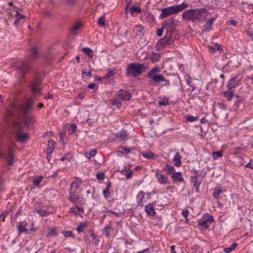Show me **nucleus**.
Here are the masks:
<instances>
[{
    "label": "nucleus",
    "instance_id": "nucleus-1",
    "mask_svg": "<svg viewBox=\"0 0 253 253\" xmlns=\"http://www.w3.org/2000/svg\"><path fill=\"white\" fill-rule=\"evenodd\" d=\"M32 104L33 100L32 99H28L26 102L20 107L21 111L25 114L17 119L14 118L13 113L15 111L17 110L18 108L14 104H12L6 114L4 115L5 122L6 123H19L22 125L23 127L29 126L35 121V118L33 116L26 114L27 112L31 110Z\"/></svg>",
    "mask_w": 253,
    "mask_h": 253
},
{
    "label": "nucleus",
    "instance_id": "nucleus-2",
    "mask_svg": "<svg viewBox=\"0 0 253 253\" xmlns=\"http://www.w3.org/2000/svg\"><path fill=\"white\" fill-rule=\"evenodd\" d=\"M210 12L205 8H194L184 11L182 14V18L187 21L198 23L204 22Z\"/></svg>",
    "mask_w": 253,
    "mask_h": 253
},
{
    "label": "nucleus",
    "instance_id": "nucleus-3",
    "mask_svg": "<svg viewBox=\"0 0 253 253\" xmlns=\"http://www.w3.org/2000/svg\"><path fill=\"white\" fill-rule=\"evenodd\" d=\"M187 7H188V4L183 2L179 5H173L162 8L160 17L161 18L169 17L172 14H176L181 11Z\"/></svg>",
    "mask_w": 253,
    "mask_h": 253
},
{
    "label": "nucleus",
    "instance_id": "nucleus-4",
    "mask_svg": "<svg viewBox=\"0 0 253 253\" xmlns=\"http://www.w3.org/2000/svg\"><path fill=\"white\" fill-rule=\"evenodd\" d=\"M9 123L12 125L16 140L21 143L26 142L28 140V135L23 131L24 127L22 125L18 123Z\"/></svg>",
    "mask_w": 253,
    "mask_h": 253
},
{
    "label": "nucleus",
    "instance_id": "nucleus-5",
    "mask_svg": "<svg viewBox=\"0 0 253 253\" xmlns=\"http://www.w3.org/2000/svg\"><path fill=\"white\" fill-rule=\"evenodd\" d=\"M145 71L144 64H140L137 63H130L128 65L126 69L127 75H132L133 77H137Z\"/></svg>",
    "mask_w": 253,
    "mask_h": 253
},
{
    "label": "nucleus",
    "instance_id": "nucleus-6",
    "mask_svg": "<svg viewBox=\"0 0 253 253\" xmlns=\"http://www.w3.org/2000/svg\"><path fill=\"white\" fill-rule=\"evenodd\" d=\"M172 31H168L166 32L165 37L161 39L157 42L156 47L157 48L161 49L165 47L169 46L173 44L175 38L173 39L172 37Z\"/></svg>",
    "mask_w": 253,
    "mask_h": 253
},
{
    "label": "nucleus",
    "instance_id": "nucleus-7",
    "mask_svg": "<svg viewBox=\"0 0 253 253\" xmlns=\"http://www.w3.org/2000/svg\"><path fill=\"white\" fill-rule=\"evenodd\" d=\"M213 221V216L210 215H205L202 220L199 222V225L204 227L206 229L209 227V223H211Z\"/></svg>",
    "mask_w": 253,
    "mask_h": 253
},
{
    "label": "nucleus",
    "instance_id": "nucleus-8",
    "mask_svg": "<svg viewBox=\"0 0 253 253\" xmlns=\"http://www.w3.org/2000/svg\"><path fill=\"white\" fill-rule=\"evenodd\" d=\"M117 72L115 69L108 70V72L104 77H103L102 78H99L100 82L103 84H109L110 81L108 80V79L112 77Z\"/></svg>",
    "mask_w": 253,
    "mask_h": 253
},
{
    "label": "nucleus",
    "instance_id": "nucleus-9",
    "mask_svg": "<svg viewBox=\"0 0 253 253\" xmlns=\"http://www.w3.org/2000/svg\"><path fill=\"white\" fill-rule=\"evenodd\" d=\"M78 0H64V10L71 11L77 5Z\"/></svg>",
    "mask_w": 253,
    "mask_h": 253
},
{
    "label": "nucleus",
    "instance_id": "nucleus-10",
    "mask_svg": "<svg viewBox=\"0 0 253 253\" xmlns=\"http://www.w3.org/2000/svg\"><path fill=\"white\" fill-rule=\"evenodd\" d=\"M40 53L36 47H32L30 49L29 52L27 55V60L28 61H31L39 56Z\"/></svg>",
    "mask_w": 253,
    "mask_h": 253
},
{
    "label": "nucleus",
    "instance_id": "nucleus-11",
    "mask_svg": "<svg viewBox=\"0 0 253 253\" xmlns=\"http://www.w3.org/2000/svg\"><path fill=\"white\" fill-rule=\"evenodd\" d=\"M5 159L8 164L11 166L15 162L14 157L13 155V150L11 147L8 148L7 156L5 157Z\"/></svg>",
    "mask_w": 253,
    "mask_h": 253
},
{
    "label": "nucleus",
    "instance_id": "nucleus-12",
    "mask_svg": "<svg viewBox=\"0 0 253 253\" xmlns=\"http://www.w3.org/2000/svg\"><path fill=\"white\" fill-rule=\"evenodd\" d=\"M16 69L20 71L24 74L29 70V66L28 62L22 61L17 65Z\"/></svg>",
    "mask_w": 253,
    "mask_h": 253
},
{
    "label": "nucleus",
    "instance_id": "nucleus-13",
    "mask_svg": "<svg viewBox=\"0 0 253 253\" xmlns=\"http://www.w3.org/2000/svg\"><path fill=\"white\" fill-rule=\"evenodd\" d=\"M128 11L130 12L131 15L133 16L134 13H140L141 12V9L139 6L131 5L129 6V4H128L126 8V12L127 13Z\"/></svg>",
    "mask_w": 253,
    "mask_h": 253
},
{
    "label": "nucleus",
    "instance_id": "nucleus-14",
    "mask_svg": "<svg viewBox=\"0 0 253 253\" xmlns=\"http://www.w3.org/2000/svg\"><path fill=\"white\" fill-rule=\"evenodd\" d=\"M118 95L123 100L128 101L130 99L131 95L130 93L127 92L124 89H120L119 90Z\"/></svg>",
    "mask_w": 253,
    "mask_h": 253
},
{
    "label": "nucleus",
    "instance_id": "nucleus-15",
    "mask_svg": "<svg viewBox=\"0 0 253 253\" xmlns=\"http://www.w3.org/2000/svg\"><path fill=\"white\" fill-rule=\"evenodd\" d=\"M144 194L145 193L142 191L139 192L138 193L136 197L138 206L143 207L144 203L146 202Z\"/></svg>",
    "mask_w": 253,
    "mask_h": 253
},
{
    "label": "nucleus",
    "instance_id": "nucleus-16",
    "mask_svg": "<svg viewBox=\"0 0 253 253\" xmlns=\"http://www.w3.org/2000/svg\"><path fill=\"white\" fill-rule=\"evenodd\" d=\"M75 190H70L69 196L68 199L74 204H76L78 201L80 199V196L78 194H76Z\"/></svg>",
    "mask_w": 253,
    "mask_h": 253
},
{
    "label": "nucleus",
    "instance_id": "nucleus-17",
    "mask_svg": "<svg viewBox=\"0 0 253 253\" xmlns=\"http://www.w3.org/2000/svg\"><path fill=\"white\" fill-rule=\"evenodd\" d=\"M172 180L174 182H182L184 181V179L182 175L181 172H174L172 174L171 177Z\"/></svg>",
    "mask_w": 253,
    "mask_h": 253
},
{
    "label": "nucleus",
    "instance_id": "nucleus-18",
    "mask_svg": "<svg viewBox=\"0 0 253 253\" xmlns=\"http://www.w3.org/2000/svg\"><path fill=\"white\" fill-rule=\"evenodd\" d=\"M113 135V134H112ZM115 138L119 141L126 140L127 138V134L126 130H122L121 131L114 134Z\"/></svg>",
    "mask_w": 253,
    "mask_h": 253
},
{
    "label": "nucleus",
    "instance_id": "nucleus-19",
    "mask_svg": "<svg viewBox=\"0 0 253 253\" xmlns=\"http://www.w3.org/2000/svg\"><path fill=\"white\" fill-rule=\"evenodd\" d=\"M156 177L159 183L161 184H165L169 183V179L165 175L160 173L159 172H157L156 173Z\"/></svg>",
    "mask_w": 253,
    "mask_h": 253
},
{
    "label": "nucleus",
    "instance_id": "nucleus-20",
    "mask_svg": "<svg viewBox=\"0 0 253 253\" xmlns=\"http://www.w3.org/2000/svg\"><path fill=\"white\" fill-rule=\"evenodd\" d=\"M141 155L144 158L149 160H155L158 157L157 155L151 151L142 152H141Z\"/></svg>",
    "mask_w": 253,
    "mask_h": 253
},
{
    "label": "nucleus",
    "instance_id": "nucleus-21",
    "mask_svg": "<svg viewBox=\"0 0 253 253\" xmlns=\"http://www.w3.org/2000/svg\"><path fill=\"white\" fill-rule=\"evenodd\" d=\"M215 18H211L206 21V24L204 26L203 32H209L211 29V27L213 22L215 20Z\"/></svg>",
    "mask_w": 253,
    "mask_h": 253
},
{
    "label": "nucleus",
    "instance_id": "nucleus-22",
    "mask_svg": "<svg viewBox=\"0 0 253 253\" xmlns=\"http://www.w3.org/2000/svg\"><path fill=\"white\" fill-rule=\"evenodd\" d=\"M145 211L148 215L150 216H154L156 214L152 203H149L145 206Z\"/></svg>",
    "mask_w": 253,
    "mask_h": 253
},
{
    "label": "nucleus",
    "instance_id": "nucleus-23",
    "mask_svg": "<svg viewBox=\"0 0 253 253\" xmlns=\"http://www.w3.org/2000/svg\"><path fill=\"white\" fill-rule=\"evenodd\" d=\"M240 84V81L236 80V77L232 78L228 83L227 87L229 89H231L237 86Z\"/></svg>",
    "mask_w": 253,
    "mask_h": 253
},
{
    "label": "nucleus",
    "instance_id": "nucleus-24",
    "mask_svg": "<svg viewBox=\"0 0 253 253\" xmlns=\"http://www.w3.org/2000/svg\"><path fill=\"white\" fill-rule=\"evenodd\" d=\"M148 78L151 79L155 83H159L166 81V79L162 75H156L149 77Z\"/></svg>",
    "mask_w": 253,
    "mask_h": 253
},
{
    "label": "nucleus",
    "instance_id": "nucleus-25",
    "mask_svg": "<svg viewBox=\"0 0 253 253\" xmlns=\"http://www.w3.org/2000/svg\"><path fill=\"white\" fill-rule=\"evenodd\" d=\"M191 182L193 183V186L195 188V191L198 192L199 191V186L200 182H198V177L197 176H191Z\"/></svg>",
    "mask_w": 253,
    "mask_h": 253
},
{
    "label": "nucleus",
    "instance_id": "nucleus-26",
    "mask_svg": "<svg viewBox=\"0 0 253 253\" xmlns=\"http://www.w3.org/2000/svg\"><path fill=\"white\" fill-rule=\"evenodd\" d=\"M161 56V55L160 53H155L153 52L148 58L150 59L153 63H154L160 60Z\"/></svg>",
    "mask_w": 253,
    "mask_h": 253
},
{
    "label": "nucleus",
    "instance_id": "nucleus-27",
    "mask_svg": "<svg viewBox=\"0 0 253 253\" xmlns=\"http://www.w3.org/2000/svg\"><path fill=\"white\" fill-rule=\"evenodd\" d=\"M162 25L165 26L167 28L168 27H169V29L173 28L174 26V20L173 18H171L166 21Z\"/></svg>",
    "mask_w": 253,
    "mask_h": 253
},
{
    "label": "nucleus",
    "instance_id": "nucleus-28",
    "mask_svg": "<svg viewBox=\"0 0 253 253\" xmlns=\"http://www.w3.org/2000/svg\"><path fill=\"white\" fill-rule=\"evenodd\" d=\"M81 184V181L80 179H76L71 184L70 190H75L76 192Z\"/></svg>",
    "mask_w": 253,
    "mask_h": 253
},
{
    "label": "nucleus",
    "instance_id": "nucleus-29",
    "mask_svg": "<svg viewBox=\"0 0 253 253\" xmlns=\"http://www.w3.org/2000/svg\"><path fill=\"white\" fill-rule=\"evenodd\" d=\"M173 162H174V165L176 167H179L181 166V156L179 153H176L172 159Z\"/></svg>",
    "mask_w": 253,
    "mask_h": 253
},
{
    "label": "nucleus",
    "instance_id": "nucleus-30",
    "mask_svg": "<svg viewBox=\"0 0 253 253\" xmlns=\"http://www.w3.org/2000/svg\"><path fill=\"white\" fill-rule=\"evenodd\" d=\"M207 48L210 52H214L216 50H221L222 49V46L218 43L214 44V46H208Z\"/></svg>",
    "mask_w": 253,
    "mask_h": 253
},
{
    "label": "nucleus",
    "instance_id": "nucleus-31",
    "mask_svg": "<svg viewBox=\"0 0 253 253\" xmlns=\"http://www.w3.org/2000/svg\"><path fill=\"white\" fill-rule=\"evenodd\" d=\"M164 170L167 175H170L174 172L175 169L173 166L167 164L166 165Z\"/></svg>",
    "mask_w": 253,
    "mask_h": 253
},
{
    "label": "nucleus",
    "instance_id": "nucleus-32",
    "mask_svg": "<svg viewBox=\"0 0 253 253\" xmlns=\"http://www.w3.org/2000/svg\"><path fill=\"white\" fill-rule=\"evenodd\" d=\"M111 183L110 182H107L106 188L103 190V196H104V197L106 199H107L109 197L110 193L109 191V190L110 187H111Z\"/></svg>",
    "mask_w": 253,
    "mask_h": 253
},
{
    "label": "nucleus",
    "instance_id": "nucleus-33",
    "mask_svg": "<svg viewBox=\"0 0 253 253\" xmlns=\"http://www.w3.org/2000/svg\"><path fill=\"white\" fill-rule=\"evenodd\" d=\"M222 192L221 187L215 188L212 193V196L216 199L218 198L219 196Z\"/></svg>",
    "mask_w": 253,
    "mask_h": 253
},
{
    "label": "nucleus",
    "instance_id": "nucleus-34",
    "mask_svg": "<svg viewBox=\"0 0 253 253\" xmlns=\"http://www.w3.org/2000/svg\"><path fill=\"white\" fill-rule=\"evenodd\" d=\"M160 72V70L158 66H156L153 68L151 70L148 72L147 74V78L152 77L153 76L156 75V73H159Z\"/></svg>",
    "mask_w": 253,
    "mask_h": 253
},
{
    "label": "nucleus",
    "instance_id": "nucleus-35",
    "mask_svg": "<svg viewBox=\"0 0 253 253\" xmlns=\"http://www.w3.org/2000/svg\"><path fill=\"white\" fill-rule=\"evenodd\" d=\"M77 126L74 124H71L70 126L67 127L68 132L70 135L72 134L76 131Z\"/></svg>",
    "mask_w": 253,
    "mask_h": 253
},
{
    "label": "nucleus",
    "instance_id": "nucleus-36",
    "mask_svg": "<svg viewBox=\"0 0 253 253\" xmlns=\"http://www.w3.org/2000/svg\"><path fill=\"white\" fill-rule=\"evenodd\" d=\"M238 245V244L237 243H234L230 247L224 248V252L226 253H229L235 250Z\"/></svg>",
    "mask_w": 253,
    "mask_h": 253
},
{
    "label": "nucleus",
    "instance_id": "nucleus-37",
    "mask_svg": "<svg viewBox=\"0 0 253 253\" xmlns=\"http://www.w3.org/2000/svg\"><path fill=\"white\" fill-rule=\"evenodd\" d=\"M55 143L52 140H48V148L47 149V153L50 154L53 151Z\"/></svg>",
    "mask_w": 253,
    "mask_h": 253
},
{
    "label": "nucleus",
    "instance_id": "nucleus-38",
    "mask_svg": "<svg viewBox=\"0 0 253 253\" xmlns=\"http://www.w3.org/2000/svg\"><path fill=\"white\" fill-rule=\"evenodd\" d=\"M82 51L87 54L90 58H92L93 56L92 50L90 48L84 47L82 48Z\"/></svg>",
    "mask_w": 253,
    "mask_h": 253
},
{
    "label": "nucleus",
    "instance_id": "nucleus-39",
    "mask_svg": "<svg viewBox=\"0 0 253 253\" xmlns=\"http://www.w3.org/2000/svg\"><path fill=\"white\" fill-rule=\"evenodd\" d=\"M69 212L71 213H74L76 215H79L81 216V213L79 212L78 206L73 207L70 208Z\"/></svg>",
    "mask_w": 253,
    "mask_h": 253
},
{
    "label": "nucleus",
    "instance_id": "nucleus-40",
    "mask_svg": "<svg viewBox=\"0 0 253 253\" xmlns=\"http://www.w3.org/2000/svg\"><path fill=\"white\" fill-rule=\"evenodd\" d=\"M223 94L227 99L231 100L234 96V93L233 91L228 90L223 92Z\"/></svg>",
    "mask_w": 253,
    "mask_h": 253
},
{
    "label": "nucleus",
    "instance_id": "nucleus-41",
    "mask_svg": "<svg viewBox=\"0 0 253 253\" xmlns=\"http://www.w3.org/2000/svg\"><path fill=\"white\" fill-rule=\"evenodd\" d=\"M31 88L32 92L34 94H37L40 92V89L37 83H32L31 86Z\"/></svg>",
    "mask_w": 253,
    "mask_h": 253
},
{
    "label": "nucleus",
    "instance_id": "nucleus-42",
    "mask_svg": "<svg viewBox=\"0 0 253 253\" xmlns=\"http://www.w3.org/2000/svg\"><path fill=\"white\" fill-rule=\"evenodd\" d=\"M81 26L82 24L81 23H78L73 26L70 30L71 34L75 35L77 31L80 29Z\"/></svg>",
    "mask_w": 253,
    "mask_h": 253
},
{
    "label": "nucleus",
    "instance_id": "nucleus-43",
    "mask_svg": "<svg viewBox=\"0 0 253 253\" xmlns=\"http://www.w3.org/2000/svg\"><path fill=\"white\" fill-rule=\"evenodd\" d=\"M36 211L39 213L42 216H47L50 213L49 212H48L46 211L42 210L41 208L36 209Z\"/></svg>",
    "mask_w": 253,
    "mask_h": 253
},
{
    "label": "nucleus",
    "instance_id": "nucleus-44",
    "mask_svg": "<svg viewBox=\"0 0 253 253\" xmlns=\"http://www.w3.org/2000/svg\"><path fill=\"white\" fill-rule=\"evenodd\" d=\"M57 235V230L55 228L50 229L46 235L47 237H53Z\"/></svg>",
    "mask_w": 253,
    "mask_h": 253
},
{
    "label": "nucleus",
    "instance_id": "nucleus-45",
    "mask_svg": "<svg viewBox=\"0 0 253 253\" xmlns=\"http://www.w3.org/2000/svg\"><path fill=\"white\" fill-rule=\"evenodd\" d=\"M165 29L167 30V31H171V30H169L167 28H166L165 26L163 25L162 27L160 28H159L157 30L156 34L158 37H161L162 36L163 31Z\"/></svg>",
    "mask_w": 253,
    "mask_h": 253
},
{
    "label": "nucleus",
    "instance_id": "nucleus-46",
    "mask_svg": "<svg viewBox=\"0 0 253 253\" xmlns=\"http://www.w3.org/2000/svg\"><path fill=\"white\" fill-rule=\"evenodd\" d=\"M96 153V149H92L90 150L88 153H85V156L86 157L90 159L91 157H94Z\"/></svg>",
    "mask_w": 253,
    "mask_h": 253
},
{
    "label": "nucleus",
    "instance_id": "nucleus-47",
    "mask_svg": "<svg viewBox=\"0 0 253 253\" xmlns=\"http://www.w3.org/2000/svg\"><path fill=\"white\" fill-rule=\"evenodd\" d=\"M160 106H166L169 104V100L168 98H164L160 99L158 103Z\"/></svg>",
    "mask_w": 253,
    "mask_h": 253
},
{
    "label": "nucleus",
    "instance_id": "nucleus-48",
    "mask_svg": "<svg viewBox=\"0 0 253 253\" xmlns=\"http://www.w3.org/2000/svg\"><path fill=\"white\" fill-rule=\"evenodd\" d=\"M111 104L113 105L116 106L118 108L121 107L122 105V102L118 98H115V99H113L111 102Z\"/></svg>",
    "mask_w": 253,
    "mask_h": 253
},
{
    "label": "nucleus",
    "instance_id": "nucleus-49",
    "mask_svg": "<svg viewBox=\"0 0 253 253\" xmlns=\"http://www.w3.org/2000/svg\"><path fill=\"white\" fill-rule=\"evenodd\" d=\"M43 178L42 176H39L38 177H36L33 180V183L35 186H38L41 181H42Z\"/></svg>",
    "mask_w": 253,
    "mask_h": 253
},
{
    "label": "nucleus",
    "instance_id": "nucleus-50",
    "mask_svg": "<svg viewBox=\"0 0 253 253\" xmlns=\"http://www.w3.org/2000/svg\"><path fill=\"white\" fill-rule=\"evenodd\" d=\"M144 28L140 25L136 26V31L137 35H143Z\"/></svg>",
    "mask_w": 253,
    "mask_h": 253
},
{
    "label": "nucleus",
    "instance_id": "nucleus-51",
    "mask_svg": "<svg viewBox=\"0 0 253 253\" xmlns=\"http://www.w3.org/2000/svg\"><path fill=\"white\" fill-rule=\"evenodd\" d=\"M105 18L104 16H102L98 20V24L99 25L101 26L102 27H104L106 26V23L105 22Z\"/></svg>",
    "mask_w": 253,
    "mask_h": 253
},
{
    "label": "nucleus",
    "instance_id": "nucleus-52",
    "mask_svg": "<svg viewBox=\"0 0 253 253\" xmlns=\"http://www.w3.org/2000/svg\"><path fill=\"white\" fill-rule=\"evenodd\" d=\"M212 156L214 159L220 158L223 156V152L221 151L214 152L212 153Z\"/></svg>",
    "mask_w": 253,
    "mask_h": 253
},
{
    "label": "nucleus",
    "instance_id": "nucleus-53",
    "mask_svg": "<svg viewBox=\"0 0 253 253\" xmlns=\"http://www.w3.org/2000/svg\"><path fill=\"white\" fill-rule=\"evenodd\" d=\"M87 225L84 223H81L80 225H79L77 227V230L79 233H81L83 232V229L86 227Z\"/></svg>",
    "mask_w": 253,
    "mask_h": 253
},
{
    "label": "nucleus",
    "instance_id": "nucleus-54",
    "mask_svg": "<svg viewBox=\"0 0 253 253\" xmlns=\"http://www.w3.org/2000/svg\"><path fill=\"white\" fill-rule=\"evenodd\" d=\"M18 230L19 233L26 232L28 231V230L22 226V224L21 222H19L17 225Z\"/></svg>",
    "mask_w": 253,
    "mask_h": 253
},
{
    "label": "nucleus",
    "instance_id": "nucleus-55",
    "mask_svg": "<svg viewBox=\"0 0 253 253\" xmlns=\"http://www.w3.org/2000/svg\"><path fill=\"white\" fill-rule=\"evenodd\" d=\"M187 121L190 122H194L198 119V116H193L191 115H188L186 116Z\"/></svg>",
    "mask_w": 253,
    "mask_h": 253
},
{
    "label": "nucleus",
    "instance_id": "nucleus-56",
    "mask_svg": "<svg viewBox=\"0 0 253 253\" xmlns=\"http://www.w3.org/2000/svg\"><path fill=\"white\" fill-rule=\"evenodd\" d=\"M64 237H72L74 238L75 235L73 234L72 231H64Z\"/></svg>",
    "mask_w": 253,
    "mask_h": 253
},
{
    "label": "nucleus",
    "instance_id": "nucleus-57",
    "mask_svg": "<svg viewBox=\"0 0 253 253\" xmlns=\"http://www.w3.org/2000/svg\"><path fill=\"white\" fill-rule=\"evenodd\" d=\"M14 17L18 19L19 21L25 18V16L20 14L17 11H16V14L14 15Z\"/></svg>",
    "mask_w": 253,
    "mask_h": 253
},
{
    "label": "nucleus",
    "instance_id": "nucleus-58",
    "mask_svg": "<svg viewBox=\"0 0 253 253\" xmlns=\"http://www.w3.org/2000/svg\"><path fill=\"white\" fill-rule=\"evenodd\" d=\"M104 174L103 172L98 173L96 175V178L99 180H102L104 179Z\"/></svg>",
    "mask_w": 253,
    "mask_h": 253
},
{
    "label": "nucleus",
    "instance_id": "nucleus-59",
    "mask_svg": "<svg viewBox=\"0 0 253 253\" xmlns=\"http://www.w3.org/2000/svg\"><path fill=\"white\" fill-rule=\"evenodd\" d=\"M110 229H111L110 226H106L103 229L104 233L105 234V235L107 237L109 236V231Z\"/></svg>",
    "mask_w": 253,
    "mask_h": 253
},
{
    "label": "nucleus",
    "instance_id": "nucleus-60",
    "mask_svg": "<svg viewBox=\"0 0 253 253\" xmlns=\"http://www.w3.org/2000/svg\"><path fill=\"white\" fill-rule=\"evenodd\" d=\"M73 159V155L71 153H67L64 156V160H69L71 161Z\"/></svg>",
    "mask_w": 253,
    "mask_h": 253
},
{
    "label": "nucleus",
    "instance_id": "nucleus-61",
    "mask_svg": "<svg viewBox=\"0 0 253 253\" xmlns=\"http://www.w3.org/2000/svg\"><path fill=\"white\" fill-rule=\"evenodd\" d=\"M83 74H85V75H86V76H88L89 77H91L92 76L91 71H88L87 72H86L85 71L84 69L82 70V76L83 75Z\"/></svg>",
    "mask_w": 253,
    "mask_h": 253
},
{
    "label": "nucleus",
    "instance_id": "nucleus-62",
    "mask_svg": "<svg viewBox=\"0 0 253 253\" xmlns=\"http://www.w3.org/2000/svg\"><path fill=\"white\" fill-rule=\"evenodd\" d=\"M10 211H5L0 215V218H2V220H4V218L7 215Z\"/></svg>",
    "mask_w": 253,
    "mask_h": 253
},
{
    "label": "nucleus",
    "instance_id": "nucleus-63",
    "mask_svg": "<svg viewBox=\"0 0 253 253\" xmlns=\"http://www.w3.org/2000/svg\"><path fill=\"white\" fill-rule=\"evenodd\" d=\"M189 211L188 210L183 211L182 212V214L183 217H185V219H186L188 215Z\"/></svg>",
    "mask_w": 253,
    "mask_h": 253
},
{
    "label": "nucleus",
    "instance_id": "nucleus-64",
    "mask_svg": "<svg viewBox=\"0 0 253 253\" xmlns=\"http://www.w3.org/2000/svg\"><path fill=\"white\" fill-rule=\"evenodd\" d=\"M245 167L253 169V163H252V160L250 161L249 163L245 166Z\"/></svg>",
    "mask_w": 253,
    "mask_h": 253
}]
</instances>
